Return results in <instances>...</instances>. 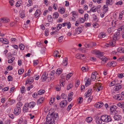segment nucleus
Returning a JSON list of instances; mask_svg holds the SVG:
<instances>
[{
    "label": "nucleus",
    "instance_id": "nucleus-16",
    "mask_svg": "<svg viewBox=\"0 0 124 124\" xmlns=\"http://www.w3.org/2000/svg\"><path fill=\"white\" fill-rule=\"evenodd\" d=\"M120 34L119 32H116L115 34L114 35L113 38L114 40H115V39H116L117 37L119 36Z\"/></svg>",
    "mask_w": 124,
    "mask_h": 124
},
{
    "label": "nucleus",
    "instance_id": "nucleus-4",
    "mask_svg": "<svg viewBox=\"0 0 124 124\" xmlns=\"http://www.w3.org/2000/svg\"><path fill=\"white\" fill-rule=\"evenodd\" d=\"M94 87L96 88V89L97 91L99 92L102 90V88L101 83H96L94 84Z\"/></svg>",
    "mask_w": 124,
    "mask_h": 124
},
{
    "label": "nucleus",
    "instance_id": "nucleus-13",
    "mask_svg": "<svg viewBox=\"0 0 124 124\" xmlns=\"http://www.w3.org/2000/svg\"><path fill=\"white\" fill-rule=\"evenodd\" d=\"M29 107L30 108H33L35 105V103L34 102H30L28 103Z\"/></svg>",
    "mask_w": 124,
    "mask_h": 124
},
{
    "label": "nucleus",
    "instance_id": "nucleus-28",
    "mask_svg": "<svg viewBox=\"0 0 124 124\" xmlns=\"http://www.w3.org/2000/svg\"><path fill=\"white\" fill-rule=\"evenodd\" d=\"M62 69H58L56 71L55 73L57 74H58L59 75L60 74L62 73Z\"/></svg>",
    "mask_w": 124,
    "mask_h": 124
},
{
    "label": "nucleus",
    "instance_id": "nucleus-36",
    "mask_svg": "<svg viewBox=\"0 0 124 124\" xmlns=\"http://www.w3.org/2000/svg\"><path fill=\"white\" fill-rule=\"evenodd\" d=\"M8 81H12L13 79V78L10 75H9L8 77Z\"/></svg>",
    "mask_w": 124,
    "mask_h": 124
},
{
    "label": "nucleus",
    "instance_id": "nucleus-25",
    "mask_svg": "<svg viewBox=\"0 0 124 124\" xmlns=\"http://www.w3.org/2000/svg\"><path fill=\"white\" fill-rule=\"evenodd\" d=\"M120 116L119 115H115L114 116V119L115 120L118 121L120 119Z\"/></svg>",
    "mask_w": 124,
    "mask_h": 124
},
{
    "label": "nucleus",
    "instance_id": "nucleus-32",
    "mask_svg": "<svg viewBox=\"0 0 124 124\" xmlns=\"http://www.w3.org/2000/svg\"><path fill=\"white\" fill-rule=\"evenodd\" d=\"M72 73H69L68 74H67L66 76V80H68L72 76Z\"/></svg>",
    "mask_w": 124,
    "mask_h": 124
},
{
    "label": "nucleus",
    "instance_id": "nucleus-42",
    "mask_svg": "<svg viewBox=\"0 0 124 124\" xmlns=\"http://www.w3.org/2000/svg\"><path fill=\"white\" fill-rule=\"evenodd\" d=\"M66 25L68 26L67 28H70L71 27V24L69 22H67L66 23Z\"/></svg>",
    "mask_w": 124,
    "mask_h": 124
},
{
    "label": "nucleus",
    "instance_id": "nucleus-39",
    "mask_svg": "<svg viewBox=\"0 0 124 124\" xmlns=\"http://www.w3.org/2000/svg\"><path fill=\"white\" fill-rule=\"evenodd\" d=\"M111 64V66L112 67H114L116 65V63L114 62H110Z\"/></svg>",
    "mask_w": 124,
    "mask_h": 124
},
{
    "label": "nucleus",
    "instance_id": "nucleus-30",
    "mask_svg": "<svg viewBox=\"0 0 124 124\" xmlns=\"http://www.w3.org/2000/svg\"><path fill=\"white\" fill-rule=\"evenodd\" d=\"M59 11L61 13H64L65 12V10L64 8H59Z\"/></svg>",
    "mask_w": 124,
    "mask_h": 124
},
{
    "label": "nucleus",
    "instance_id": "nucleus-50",
    "mask_svg": "<svg viewBox=\"0 0 124 124\" xmlns=\"http://www.w3.org/2000/svg\"><path fill=\"white\" fill-rule=\"evenodd\" d=\"M122 99V96L120 95H119L117 100H121Z\"/></svg>",
    "mask_w": 124,
    "mask_h": 124
},
{
    "label": "nucleus",
    "instance_id": "nucleus-33",
    "mask_svg": "<svg viewBox=\"0 0 124 124\" xmlns=\"http://www.w3.org/2000/svg\"><path fill=\"white\" fill-rule=\"evenodd\" d=\"M93 16L94 20L96 22L98 20L97 16L94 14L93 15Z\"/></svg>",
    "mask_w": 124,
    "mask_h": 124
},
{
    "label": "nucleus",
    "instance_id": "nucleus-22",
    "mask_svg": "<svg viewBox=\"0 0 124 124\" xmlns=\"http://www.w3.org/2000/svg\"><path fill=\"white\" fill-rule=\"evenodd\" d=\"M93 120L92 118L91 117H88L86 118V121L88 123L91 122Z\"/></svg>",
    "mask_w": 124,
    "mask_h": 124
},
{
    "label": "nucleus",
    "instance_id": "nucleus-5",
    "mask_svg": "<svg viewBox=\"0 0 124 124\" xmlns=\"http://www.w3.org/2000/svg\"><path fill=\"white\" fill-rule=\"evenodd\" d=\"M21 111V109L20 107H16L14 109V113L15 114L17 115L20 114Z\"/></svg>",
    "mask_w": 124,
    "mask_h": 124
},
{
    "label": "nucleus",
    "instance_id": "nucleus-57",
    "mask_svg": "<svg viewBox=\"0 0 124 124\" xmlns=\"http://www.w3.org/2000/svg\"><path fill=\"white\" fill-rule=\"evenodd\" d=\"M73 93L72 92H71L69 94L68 97H72L73 95Z\"/></svg>",
    "mask_w": 124,
    "mask_h": 124
},
{
    "label": "nucleus",
    "instance_id": "nucleus-60",
    "mask_svg": "<svg viewBox=\"0 0 124 124\" xmlns=\"http://www.w3.org/2000/svg\"><path fill=\"white\" fill-rule=\"evenodd\" d=\"M92 97L91 96H90L89 97L88 100V102H90L92 100Z\"/></svg>",
    "mask_w": 124,
    "mask_h": 124
},
{
    "label": "nucleus",
    "instance_id": "nucleus-56",
    "mask_svg": "<svg viewBox=\"0 0 124 124\" xmlns=\"http://www.w3.org/2000/svg\"><path fill=\"white\" fill-rule=\"evenodd\" d=\"M45 34L46 36H47L48 34V31L47 30H46L45 31Z\"/></svg>",
    "mask_w": 124,
    "mask_h": 124
},
{
    "label": "nucleus",
    "instance_id": "nucleus-6",
    "mask_svg": "<svg viewBox=\"0 0 124 124\" xmlns=\"http://www.w3.org/2000/svg\"><path fill=\"white\" fill-rule=\"evenodd\" d=\"M67 103V101L64 100L61 102L60 104V106L62 108H63L66 106Z\"/></svg>",
    "mask_w": 124,
    "mask_h": 124
},
{
    "label": "nucleus",
    "instance_id": "nucleus-54",
    "mask_svg": "<svg viewBox=\"0 0 124 124\" xmlns=\"http://www.w3.org/2000/svg\"><path fill=\"white\" fill-rule=\"evenodd\" d=\"M72 107L71 105V104H70L68 107L67 108V111H69L71 108Z\"/></svg>",
    "mask_w": 124,
    "mask_h": 124
},
{
    "label": "nucleus",
    "instance_id": "nucleus-19",
    "mask_svg": "<svg viewBox=\"0 0 124 124\" xmlns=\"http://www.w3.org/2000/svg\"><path fill=\"white\" fill-rule=\"evenodd\" d=\"M106 36V34L103 33H101L99 35V38H104Z\"/></svg>",
    "mask_w": 124,
    "mask_h": 124
},
{
    "label": "nucleus",
    "instance_id": "nucleus-31",
    "mask_svg": "<svg viewBox=\"0 0 124 124\" xmlns=\"http://www.w3.org/2000/svg\"><path fill=\"white\" fill-rule=\"evenodd\" d=\"M19 47L21 50H23L24 48V46L23 44H21L19 45Z\"/></svg>",
    "mask_w": 124,
    "mask_h": 124
},
{
    "label": "nucleus",
    "instance_id": "nucleus-55",
    "mask_svg": "<svg viewBox=\"0 0 124 124\" xmlns=\"http://www.w3.org/2000/svg\"><path fill=\"white\" fill-rule=\"evenodd\" d=\"M116 5H121L123 4V2L121 1H119L115 4Z\"/></svg>",
    "mask_w": 124,
    "mask_h": 124
},
{
    "label": "nucleus",
    "instance_id": "nucleus-23",
    "mask_svg": "<svg viewBox=\"0 0 124 124\" xmlns=\"http://www.w3.org/2000/svg\"><path fill=\"white\" fill-rule=\"evenodd\" d=\"M45 92V91L44 90H41L39 91L38 93L39 95H41Z\"/></svg>",
    "mask_w": 124,
    "mask_h": 124
},
{
    "label": "nucleus",
    "instance_id": "nucleus-18",
    "mask_svg": "<svg viewBox=\"0 0 124 124\" xmlns=\"http://www.w3.org/2000/svg\"><path fill=\"white\" fill-rule=\"evenodd\" d=\"M118 52L120 53H124V48L122 47H119L117 49Z\"/></svg>",
    "mask_w": 124,
    "mask_h": 124
},
{
    "label": "nucleus",
    "instance_id": "nucleus-41",
    "mask_svg": "<svg viewBox=\"0 0 124 124\" xmlns=\"http://www.w3.org/2000/svg\"><path fill=\"white\" fill-rule=\"evenodd\" d=\"M95 106L97 108H101V106L99 103H97L96 104Z\"/></svg>",
    "mask_w": 124,
    "mask_h": 124
},
{
    "label": "nucleus",
    "instance_id": "nucleus-3",
    "mask_svg": "<svg viewBox=\"0 0 124 124\" xmlns=\"http://www.w3.org/2000/svg\"><path fill=\"white\" fill-rule=\"evenodd\" d=\"M115 85V87L114 88V90L115 91H118L119 89H120L121 87V86L119 84H117L115 80L112 81L109 84L110 86Z\"/></svg>",
    "mask_w": 124,
    "mask_h": 124
},
{
    "label": "nucleus",
    "instance_id": "nucleus-61",
    "mask_svg": "<svg viewBox=\"0 0 124 124\" xmlns=\"http://www.w3.org/2000/svg\"><path fill=\"white\" fill-rule=\"evenodd\" d=\"M55 73V71L54 70H53L51 72L50 75L51 76H53Z\"/></svg>",
    "mask_w": 124,
    "mask_h": 124
},
{
    "label": "nucleus",
    "instance_id": "nucleus-59",
    "mask_svg": "<svg viewBox=\"0 0 124 124\" xmlns=\"http://www.w3.org/2000/svg\"><path fill=\"white\" fill-rule=\"evenodd\" d=\"M20 17L23 18H24V14L22 13H20Z\"/></svg>",
    "mask_w": 124,
    "mask_h": 124
},
{
    "label": "nucleus",
    "instance_id": "nucleus-14",
    "mask_svg": "<svg viewBox=\"0 0 124 124\" xmlns=\"http://www.w3.org/2000/svg\"><path fill=\"white\" fill-rule=\"evenodd\" d=\"M68 59L66 57L65 58L63 62L62 65H63L66 66L68 64Z\"/></svg>",
    "mask_w": 124,
    "mask_h": 124
},
{
    "label": "nucleus",
    "instance_id": "nucleus-63",
    "mask_svg": "<svg viewBox=\"0 0 124 124\" xmlns=\"http://www.w3.org/2000/svg\"><path fill=\"white\" fill-rule=\"evenodd\" d=\"M85 26L86 27L90 26L91 25V24L89 23H85Z\"/></svg>",
    "mask_w": 124,
    "mask_h": 124
},
{
    "label": "nucleus",
    "instance_id": "nucleus-7",
    "mask_svg": "<svg viewBox=\"0 0 124 124\" xmlns=\"http://www.w3.org/2000/svg\"><path fill=\"white\" fill-rule=\"evenodd\" d=\"M9 21V20L8 18L6 17L0 19V22L3 23H7Z\"/></svg>",
    "mask_w": 124,
    "mask_h": 124
},
{
    "label": "nucleus",
    "instance_id": "nucleus-58",
    "mask_svg": "<svg viewBox=\"0 0 124 124\" xmlns=\"http://www.w3.org/2000/svg\"><path fill=\"white\" fill-rule=\"evenodd\" d=\"M84 18L86 20L87 19H88V14H85L84 15Z\"/></svg>",
    "mask_w": 124,
    "mask_h": 124
},
{
    "label": "nucleus",
    "instance_id": "nucleus-9",
    "mask_svg": "<svg viewBox=\"0 0 124 124\" xmlns=\"http://www.w3.org/2000/svg\"><path fill=\"white\" fill-rule=\"evenodd\" d=\"M47 76V74L46 73V72L44 73L42 76L41 78L42 81L44 82L45 81L46 79Z\"/></svg>",
    "mask_w": 124,
    "mask_h": 124
},
{
    "label": "nucleus",
    "instance_id": "nucleus-12",
    "mask_svg": "<svg viewBox=\"0 0 124 124\" xmlns=\"http://www.w3.org/2000/svg\"><path fill=\"white\" fill-rule=\"evenodd\" d=\"M102 121L100 118L97 117L96 118V122L98 124H101L102 123Z\"/></svg>",
    "mask_w": 124,
    "mask_h": 124
},
{
    "label": "nucleus",
    "instance_id": "nucleus-46",
    "mask_svg": "<svg viewBox=\"0 0 124 124\" xmlns=\"http://www.w3.org/2000/svg\"><path fill=\"white\" fill-rule=\"evenodd\" d=\"M118 77L119 78H123L124 76L123 75V74H118Z\"/></svg>",
    "mask_w": 124,
    "mask_h": 124
},
{
    "label": "nucleus",
    "instance_id": "nucleus-38",
    "mask_svg": "<svg viewBox=\"0 0 124 124\" xmlns=\"http://www.w3.org/2000/svg\"><path fill=\"white\" fill-rule=\"evenodd\" d=\"M73 85L71 83H70L67 86V90H69L70 88H71L72 86Z\"/></svg>",
    "mask_w": 124,
    "mask_h": 124
},
{
    "label": "nucleus",
    "instance_id": "nucleus-24",
    "mask_svg": "<svg viewBox=\"0 0 124 124\" xmlns=\"http://www.w3.org/2000/svg\"><path fill=\"white\" fill-rule=\"evenodd\" d=\"M59 16V14L58 13L56 12H54L53 15V18L54 19L57 18Z\"/></svg>",
    "mask_w": 124,
    "mask_h": 124
},
{
    "label": "nucleus",
    "instance_id": "nucleus-26",
    "mask_svg": "<svg viewBox=\"0 0 124 124\" xmlns=\"http://www.w3.org/2000/svg\"><path fill=\"white\" fill-rule=\"evenodd\" d=\"M107 116L106 115H105V116H101V117L100 118L102 121L104 122H105V120H106V116Z\"/></svg>",
    "mask_w": 124,
    "mask_h": 124
},
{
    "label": "nucleus",
    "instance_id": "nucleus-52",
    "mask_svg": "<svg viewBox=\"0 0 124 124\" xmlns=\"http://www.w3.org/2000/svg\"><path fill=\"white\" fill-rule=\"evenodd\" d=\"M13 69V68L11 66H9L7 68V70H12Z\"/></svg>",
    "mask_w": 124,
    "mask_h": 124
},
{
    "label": "nucleus",
    "instance_id": "nucleus-40",
    "mask_svg": "<svg viewBox=\"0 0 124 124\" xmlns=\"http://www.w3.org/2000/svg\"><path fill=\"white\" fill-rule=\"evenodd\" d=\"M96 76L95 75L93 74H92L91 76V78L92 80H94L96 78Z\"/></svg>",
    "mask_w": 124,
    "mask_h": 124
},
{
    "label": "nucleus",
    "instance_id": "nucleus-20",
    "mask_svg": "<svg viewBox=\"0 0 124 124\" xmlns=\"http://www.w3.org/2000/svg\"><path fill=\"white\" fill-rule=\"evenodd\" d=\"M59 51H60V53H61V50H60L59 49V51H58V50L54 52V56H55L56 57H57V54H60V53L59 52Z\"/></svg>",
    "mask_w": 124,
    "mask_h": 124
},
{
    "label": "nucleus",
    "instance_id": "nucleus-29",
    "mask_svg": "<svg viewBox=\"0 0 124 124\" xmlns=\"http://www.w3.org/2000/svg\"><path fill=\"white\" fill-rule=\"evenodd\" d=\"M47 19L49 22H52L53 21V18L51 15H49L48 16Z\"/></svg>",
    "mask_w": 124,
    "mask_h": 124
},
{
    "label": "nucleus",
    "instance_id": "nucleus-47",
    "mask_svg": "<svg viewBox=\"0 0 124 124\" xmlns=\"http://www.w3.org/2000/svg\"><path fill=\"white\" fill-rule=\"evenodd\" d=\"M78 103H81L82 102L83 98L81 97H79L78 99Z\"/></svg>",
    "mask_w": 124,
    "mask_h": 124
},
{
    "label": "nucleus",
    "instance_id": "nucleus-17",
    "mask_svg": "<svg viewBox=\"0 0 124 124\" xmlns=\"http://www.w3.org/2000/svg\"><path fill=\"white\" fill-rule=\"evenodd\" d=\"M106 118L105 122H111V121L112 119L110 116H106Z\"/></svg>",
    "mask_w": 124,
    "mask_h": 124
},
{
    "label": "nucleus",
    "instance_id": "nucleus-45",
    "mask_svg": "<svg viewBox=\"0 0 124 124\" xmlns=\"http://www.w3.org/2000/svg\"><path fill=\"white\" fill-rule=\"evenodd\" d=\"M80 81L79 80H78L77 83L75 84V86L76 87H78V85H79Z\"/></svg>",
    "mask_w": 124,
    "mask_h": 124
},
{
    "label": "nucleus",
    "instance_id": "nucleus-34",
    "mask_svg": "<svg viewBox=\"0 0 124 124\" xmlns=\"http://www.w3.org/2000/svg\"><path fill=\"white\" fill-rule=\"evenodd\" d=\"M24 71V70L23 69H21L18 71V73L19 75L22 74Z\"/></svg>",
    "mask_w": 124,
    "mask_h": 124
},
{
    "label": "nucleus",
    "instance_id": "nucleus-35",
    "mask_svg": "<svg viewBox=\"0 0 124 124\" xmlns=\"http://www.w3.org/2000/svg\"><path fill=\"white\" fill-rule=\"evenodd\" d=\"M29 80V84H31L34 81V79L33 77H31L30 78Z\"/></svg>",
    "mask_w": 124,
    "mask_h": 124
},
{
    "label": "nucleus",
    "instance_id": "nucleus-21",
    "mask_svg": "<svg viewBox=\"0 0 124 124\" xmlns=\"http://www.w3.org/2000/svg\"><path fill=\"white\" fill-rule=\"evenodd\" d=\"M39 12H40V10H37L36 11L34 14L36 17H37L39 16L40 14L39 13Z\"/></svg>",
    "mask_w": 124,
    "mask_h": 124
},
{
    "label": "nucleus",
    "instance_id": "nucleus-49",
    "mask_svg": "<svg viewBox=\"0 0 124 124\" xmlns=\"http://www.w3.org/2000/svg\"><path fill=\"white\" fill-rule=\"evenodd\" d=\"M92 90V89H89L88 90L87 93H86L88 94L89 95H91L92 93H91V91Z\"/></svg>",
    "mask_w": 124,
    "mask_h": 124
},
{
    "label": "nucleus",
    "instance_id": "nucleus-15",
    "mask_svg": "<svg viewBox=\"0 0 124 124\" xmlns=\"http://www.w3.org/2000/svg\"><path fill=\"white\" fill-rule=\"evenodd\" d=\"M44 100V98L42 97L40 98L39 100H38L37 102V104L39 105Z\"/></svg>",
    "mask_w": 124,
    "mask_h": 124
},
{
    "label": "nucleus",
    "instance_id": "nucleus-11",
    "mask_svg": "<svg viewBox=\"0 0 124 124\" xmlns=\"http://www.w3.org/2000/svg\"><path fill=\"white\" fill-rule=\"evenodd\" d=\"M82 30L81 28L80 27H78L75 30L76 34H79L81 33L82 31Z\"/></svg>",
    "mask_w": 124,
    "mask_h": 124
},
{
    "label": "nucleus",
    "instance_id": "nucleus-43",
    "mask_svg": "<svg viewBox=\"0 0 124 124\" xmlns=\"http://www.w3.org/2000/svg\"><path fill=\"white\" fill-rule=\"evenodd\" d=\"M63 36H61L59 37L58 38V41L60 42H61L63 40Z\"/></svg>",
    "mask_w": 124,
    "mask_h": 124
},
{
    "label": "nucleus",
    "instance_id": "nucleus-51",
    "mask_svg": "<svg viewBox=\"0 0 124 124\" xmlns=\"http://www.w3.org/2000/svg\"><path fill=\"white\" fill-rule=\"evenodd\" d=\"M62 25L61 24H59L58 25V26L57 27L58 30L62 28Z\"/></svg>",
    "mask_w": 124,
    "mask_h": 124
},
{
    "label": "nucleus",
    "instance_id": "nucleus-2",
    "mask_svg": "<svg viewBox=\"0 0 124 124\" xmlns=\"http://www.w3.org/2000/svg\"><path fill=\"white\" fill-rule=\"evenodd\" d=\"M96 57L100 58L102 61L106 62L108 59L105 56H103L104 53L103 52L99 51H96L95 53Z\"/></svg>",
    "mask_w": 124,
    "mask_h": 124
},
{
    "label": "nucleus",
    "instance_id": "nucleus-37",
    "mask_svg": "<svg viewBox=\"0 0 124 124\" xmlns=\"http://www.w3.org/2000/svg\"><path fill=\"white\" fill-rule=\"evenodd\" d=\"M22 103L20 102H19L16 105V107H20L22 106Z\"/></svg>",
    "mask_w": 124,
    "mask_h": 124
},
{
    "label": "nucleus",
    "instance_id": "nucleus-64",
    "mask_svg": "<svg viewBox=\"0 0 124 124\" xmlns=\"http://www.w3.org/2000/svg\"><path fill=\"white\" fill-rule=\"evenodd\" d=\"M90 60L92 61H95L96 60V59L94 57H92L90 58Z\"/></svg>",
    "mask_w": 124,
    "mask_h": 124
},
{
    "label": "nucleus",
    "instance_id": "nucleus-48",
    "mask_svg": "<svg viewBox=\"0 0 124 124\" xmlns=\"http://www.w3.org/2000/svg\"><path fill=\"white\" fill-rule=\"evenodd\" d=\"M81 55L82 54H78L76 55V57L77 59H79L80 58Z\"/></svg>",
    "mask_w": 124,
    "mask_h": 124
},
{
    "label": "nucleus",
    "instance_id": "nucleus-53",
    "mask_svg": "<svg viewBox=\"0 0 124 124\" xmlns=\"http://www.w3.org/2000/svg\"><path fill=\"white\" fill-rule=\"evenodd\" d=\"M79 20L80 23H84L85 21L84 19L81 18H79Z\"/></svg>",
    "mask_w": 124,
    "mask_h": 124
},
{
    "label": "nucleus",
    "instance_id": "nucleus-8",
    "mask_svg": "<svg viewBox=\"0 0 124 124\" xmlns=\"http://www.w3.org/2000/svg\"><path fill=\"white\" fill-rule=\"evenodd\" d=\"M0 41L3 43L6 44H8L9 43L8 40L6 39L3 38H2L0 39Z\"/></svg>",
    "mask_w": 124,
    "mask_h": 124
},
{
    "label": "nucleus",
    "instance_id": "nucleus-10",
    "mask_svg": "<svg viewBox=\"0 0 124 124\" xmlns=\"http://www.w3.org/2000/svg\"><path fill=\"white\" fill-rule=\"evenodd\" d=\"M29 107L28 103H26L23 107V110L25 112H27L29 110Z\"/></svg>",
    "mask_w": 124,
    "mask_h": 124
},
{
    "label": "nucleus",
    "instance_id": "nucleus-62",
    "mask_svg": "<svg viewBox=\"0 0 124 124\" xmlns=\"http://www.w3.org/2000/svg\"><path fill=\"white\" fill-rule=\"evenodd\" d=\"M119 94H116L115 95H114L113 97V98L117 100V99L119 95Z\"/></svg>",
    "mask_w": 124,
    "mask_h": 124
},
{
    "label": "nucleus",
    "instance_id": "nucleus-27",
    "mask_svg": "<svg viewBox=\"0 0 124 124\" xmlns=\"http://www.w3.org/2000/svg\"><path fill=\"white\" fill-rule=\"evenodd\" d=\"M86 83L85 85L87 87L88 86V85H90L91 84V80L88 79L87 80L86 82Z\"/></svg>",
    "mask_w": 124,
    "mask_h": 124
},
{
    "label": "nucleus",
    "instance_id": "nucleus-44",
    "mask_svg": "<svg viewBox=\"0 0 124 124\" xmlns=\"http://www.w3.org/2000/svg\"><path fill=\"white\" fill-rule=\"evenodd\" d=\"M61 97L62 99H66L67 98V96L64 94L62 93L61 95Z\"/></svg>",
    "mask_w": 124,
    "mask_h": 124
},
{
    "label": "nucleus",
    "instance_id": "nucleus-1",
    "mask_svg": "<svg viewBox=\"0 0 124 124\" xmlns=\"http://www.w3.org/2000/svg\"><path fill=\"white\" fill-rule=\"evenodd\" d=\"M53 112L47 115L46 122L44 124H54L55 122L57 121L59 119L58 114L57 113L54 114Z\"/></svg>",
    "mask_w": 124,
    "mask_h": 124
}]
</instances>
